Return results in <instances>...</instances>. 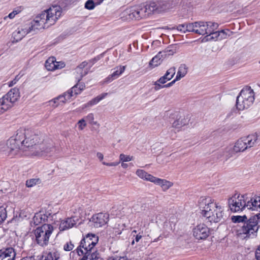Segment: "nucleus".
<instances>
[{
	"instance_id": "obj_51",
	"label": "nucleus",
	"mask_w": 260,
	"mask_h": 260,
	"mask_svg": "<svg viewBox=\"0 0 260 260\" xmlns=\"http://www.w3.org/2000/svg\"><path fill=\"white\" fill-rule=\"evenodd\" d=\"M177 29L182 32H186V23L179 24L177 26Z\"/></svg>"
},
{
	"instance_id": "obj_13",
	"label": "nucleus",
	"mask_w": 260,
	"mask_h": 260,
	"mask_svg": "<svg viewBox=\"0 0 260 260\" xmlns=\"http://www.w3.org/2000/svg\"><path fill=\"white\" fill-rule=\"evenodd\" d=\"M193 235L197 239H205L209 235V229L204 223L198 224L193 229Z\"/></svg>"
},
{
	"instance_id": "obj_42",
	"label": "nucleus",
	"mask_w": 260,
	"mask_h": 260,
	"mask_svg": "<svg viewBox=\"0 0 260 260\" xmlns=\"http://www.w3.org/2000/svg\"><path fill=\"white\" fill-rule=\"evenodd\" d=\"M172 78L169 77V75L166 73V74L158 79V82L162 84L166 83L167 81L172 79Z\"/></svg>"
},
{
	"instance_id": "obj_44",
	"label": "nucleus",
	"mask_w": 260,
	"mask_h": 260,
	"mask_svg": "<svg viewBox=\"0 0 260 260\" xmlns=\"http://www.w3.org/2000/svg\"><path fill=\"white\" fill-rule=\"evenodd\" d=\"M155 178V177L151 175V174H148L146 172H145L144 175L143 177L142 178V179L146 180L147 181H149L151 182H153Z\"/></svg>"
},
{
	"instance_id": "obj_18",
	"label": "nucleus",
	"mask_w": 260,
	"mask_h": 260,
	"mask_svg": "<svg viewBox=\"0 0 260 260\" xmlns=\"http://www.w3.org/2000/svg\"><path fill=\"white\" fill-rule=\"evenodd\" d=\"M210 24V27H211L212 29H211L210 32H208L207 34H206V36L205 37V39L207 41L219 40V36H218V31H215L218 27V24L213 22H212V23Z\"/></svg>"
},
{
	"instance_id": "obj_53",
	"label": "nucleus",
	"mask_w": 260,
	"mask_h": 260,
	"mask_svg": "<svg viewBox=\"0 0 260 260\" xmlns=\"http://www.w3.org/2000/svg\"><path fill=\"white\" fill-rule=\"evenodd\" d=\"M135 239H134L132 242V245H134L135 243V241L136 242H139L140 240L142 238V235L141 233H139L137 234L135 237Z\"/></svg>"
},
{
	"instance_id": "obj_6",
	"label": "nucleus",
	"mask_w": 260,
	"mask_h": 260,
	"mask_svg": "<svg viewBox=\"0 0 260 260\" xmlns=\"http://www.w3.org/2000/svg\"><path fill=\"white\" fill-rule=\"evenodd\" d=\"M147 4L133 6L127 8L122 13L123 17L128 20H140L149 15Z\"/></svg>"
},
{
	"instance_id": "obj_48",
	"label": "nucleus",
	"mask_w": 260,
	"mask_h": 260,
	"mask_svg": "<svg viewBox=\"0 0 260 260\" xmlns=\"http://www.w3.org/2000/svg\"><path fill=\"white\" fill-rule=\"evenodd\" d=\"M162 54L164 55V57H166L167 56L172 55L174 53V51L171 49H170L169 48H167L165 50L161 51Z\"/></svg>"
},
{
	"instance_id": "obj_30",
	"label": "nucleus",
	"mask_w": 260,
	"mask_h": 260,
	"mask_svg": "<svg viewBox=\"0 0 260 260\" xmlns=\"http://www.w3.org/2000/svg\"><path fill=\"white\" fill-rule=\"evenodd\" d=\"M107 94H108L107 93H102V94H101L100 95H98L96 98L92 99L89 102L86 103L84 107L86 108V107H90V106H91L92 105L96 104L100 101H101L104 98H105L106 96V95H107Z\"/></svg>"
},
{
	"instance_id": "obj_28",
	"label": "nucleus",
	"mask_w": 260,
	"mask_h": 260,
	"mask_svg": "<svg viewBox=\"0 0 260 260\" xmlns=\"http://www.w3.org/2000/svg\"><path fill=\"white\" fill-rule=\"evenodd\" d=\"M188 71V68L185 64H181L177 73V76L176 77V80H179L182 78L184 77L187 74Z\"/></svg>"
},
{
	"instance_id": "obj_35",
	"label": "nucleus",
	"mask_w": 260,
	"mask_h": 260,
	"mask_svg": "<svg viewBox=\"0 0 260 260\" xmlns=\"http://www.w3.org/2000/svg\"><path fill=\"white\" fill-rule=\"evenodd\" d=\"M232 221L234 223H241L243 225V223L247 219L246 215L243 216H233L231 218Z\"/></svg>"
},
{
	"instance_id": "obj_4",
	"label": "nucleus",
	"mask_w": 260,
	"mask_h": 260,
	"mask_svg": "<svg viewBox=\"0 0 260 260\" xmlns=\"http://www.w3.org/2000/svg\"><path fill=\"white\" fill-rule=\"evenodd\" d=\"M255 100L254 92L250 87H245L241 90L236 99V107L239 110L247 109L251 106Z\"/></svg>"
},
{
	"instance_id": "obj_10",
	"label": "nucleus",
	"mask_w": 260,
	"mask_h": 260,
	"mask_svg": "<svg viewBox=\"0 0 260 260\" xmlns=\"http://www.w3.org/2000/svg\"><path fill=\"white\" fill-rule=\"evenodd\" d=\"M173 3L171 1L151 2L147 4L149 15L152 13H160L173 8Z\"/></svg>"
},
{
	"instance_id": "obj_63",
	"label": "nucleus",
	"mask_w": 260,
	"mask_h": 260,
	"mask_svg": "<svg viewBox=\"0 0 260 260\" xmlns=\"http://www.w3.org/2000/svg\"><path fill=\"white\" fill-rule=\"evenodd\" d=\"M102 55H101L100 56H98L97 57H95L94 59H93L91 61H92L93 63H94V62L95 61H96L97 60H99L101 58V56Z\"/></svg>"
},
{
	"instance_id": "obj_19",
	"label": "nucleus",
	"mask_w": 260,
	"mask_h": 260,
	"mask_svg": "<svg viewBox=\"0 0 260 260\" xmlns=\"http://www.w3.org/2000/svg\"><path fill=\"white\" fill-rule=\"evenodd\" d=\"M49 215H50V213H47L46 212L43 211L36 213L32 218L31 223L37 225L39 224L44 223L47 221Z\"/></svg>"
},
{
	"instance_id": "obj_23",
	"label": "nucleus",
	"mask_w": 260,
	"mask_h": 260,
	"mask_svg": "<svg viewBox=\"0 0 260 260\" xmlns=\"http://www.w3.org/2000/svg\"><path fill=\"white\" fill-rule=\"evenodd\" d=\"M76 224V221L73 218H68L65 220L61 221L59 229L60 231H64L68 230Z\"/></svg>"
},
{
	"instance_id": "obj_25",
	"label": "nucleus",
	"mask_w": 260,
	"mask_h": 260,
	"mask_svg": "<svg viewBox=\"0 0 260 260\" xmlns=\"http://www.w3.org/2000/svg\"><path fill=\"white\" fill-rule=\"evenodd\" d=\"M87 65V62L86 61L82 62L80 64H79L75 69V72L77 74H79V76L76 77V79L79 82L82 78V77L87 74V72L84 71V74L83 73V69Z\"/></svg>"
},
{
	"instance_id": "obj_57",
	"label": "nucleus",
	"mask_w": 260,
	"mask_h": 260,
	"mask_svg": "<svg viewBox=\"0 0 260 260\" xmlns=\"http://www.w3.org/2000/svg\"><path fill=\"white\" fill-rule=\"evenodd\" d=\"M18 13V12L17 11H13V12H12L11 13H10L9 15H8V17H9L10 19H12Z\"/></svg>"
},
{
	"instance_id": "obj_52",
	"label": "nucleus",
	"mask_w": 260,
	"mask_h": 260,
	"mask_svg": "<svg viewBox=\"0 0 260 260\" xmlns=\"http://www.w3.org/2000/svg\"><path fill=\"white\" fill-rule=\"evenodd\" d=\"M65 67V64L63 62H57L55 60V70L61 69Z\"/></svg>"
},
{
	"instance_id": "obj_58",
	"label": "nucleus",
	"mask_w": 260,
	"mask_h": 260,
	"mask_svg": "<svg viewBox=\"0 0 260 260\" xmlns=\"http://www.w3.org/2000/svg\"><path fill=\"white\" fill-rule=\"evenodd\" d=\"M177 81V80H176V78H175L172 82H171L167 84L164 85V88H168V87H169L172 86L175 83V82Z\"/></svg>"
},
{
	"instance_id": "obj_36",
	"label": "nucleus",
	"mask_w": 260,
	"mask_h": 260,
	"mask_svg": "<svg viewBox=\"0 0 260 260\" xmlns=\"http://www.w3.org/2000/svg\"><path fill=\"white\" fill-rule=\"evenodd\" d=\"M174 226V224L173 223L171 222L170 221H166L163 224L164 232L170 233V231H172Z\"/></svg>"
},
{
	"instance_id": "obj_62",
	"label": "nucleus",
	"mask_w": 260,
	"mask_h": 260,
	"mask_svg": "<svg viewBox=\"0 0 260 260\" xmlns=\"http://www.w3.org/2000/svg\"><path fill=\"white\" fill-rule=\"evenodd\" d=\"M102 55H101L100 56H98L97 57H95L94 59H93L91 61H92L93 63H94V62L95 61H96L97 60H99L101 58V56Z\"/></svg>"
},
{
	"instance_id": "obj_21",
	"label": "nucleus",
	"mask_w": 260,
	"mask_h": 260,
	"mask_svg": "<svg viewBox=\"0 0 260 260\" xmlns=\"http://www.w3.org/2000/svg\"><path fill=\"white\" fill-rule=\"evenodd\" d=\"M60 257V252L56 249L44 252L41 260H59Z\"/></svg>"
},
{
	"instance_id": "obj_60",
	"label": "nucleus",
	"mask_w": 260,
	"mask_h": 260,
	"mask_svg": "<svg viewBox=\"0 0 260 260\" xmlns=\"http://www.w3.org/2000/svg\"><path fill=\"white\" fill-rule=\"evenodd\" d=\"M96 156L98 157V158L101 161L104 158V155L101 152H98L96 153Z\"/></svg>"
},
{
	"instance_id": "obj_43",
	"label": "nucleus",
	"mask_w": 260,
	"mask_h": 260,
	"mask_svg": "<svg viewBox=\"0 0 260 260\" xmlns=\"http://www.w3.org/2000/svg\"><path fill=\"white\" fill-rule=\"evenodd\" d=\"M74 247V244L72 243V242L70 241L67 242L64 245H63V250L66 251H70L73 249Z\"/></svg>"
},
{
	"instance_id": "obj_22",
	"label": "nucleus",
	"mask_w": 260,
	"mask_h": 260,
	"mask_svg": "<svg viewBox=\"0 0 260 260\" xmlns=\"http://www.w3.org/2000/svg\"><path fill=\"white\" fill-rule=\"evenodd\" d=\"M246 208L252 210L260 209V197L251 198L249 201H246Z\"/></svg>"
},
{
	"instance_id": "obj_29",
	"label": "nucleus",
	"mask_w": 260,
	"mask_h": 260,
	"mask_svg": "<svg viewBox=\"0 0 260 260\" xmlns=\"http://www.w3.org/2000/svg\"><path fill=\"white\" fill-rule=\"evenodd\" d=\"M45 67L48 71L55 70V57L53 56L50 57L46 61Z\"/></svg>"
},
{
	"instance_id": "obj_49",
	"label": "nucleus",
	"mask_w": 260,
	"mask_h": 260,
	"mask_svg": "<svg viewBox=\"0 0 260 260\" xmlns=\"http://www.w3.org/2000/svg\"><path fill=\"white\" fill-rule=\"evenodd\" d=\"M161 84L158 82V80L154 82L153 85H154V89L155 91H157L161 88H164V85H161Z\"/></svg>"
},
{
	"instance_id": "obj_54",
	"label": "nucleus",
	"mask_w": 260,
	"mask_h": 260,
	"mask_svg": "<svg viewBox=\"0 0 260 260\" xmlns=\"http://www.w3.org/2000/svg\"><path fill=\"white\" fill-rule=\"evenodd\" d=\"M102 163L103 165H106L107 166L112 167V166H117L120 163V161L119 162H110V163L106 162L104 161Z\"/></svg>"
},
{
	"instance_id": "obj_39",
	"label": "nucleus",
	"mask_w": 260,
	"mask_h": 260,
	"mask_svg": "<svg viewBox=\"0 0 260 260\" xmlns=\"http://www.w3.org/2000/svg\"><path fill=\"white\" fill-rule=\"evenodd\" d=\"M133 159V156L130 155H126L123 153H121L119 155L120 161L124 162L131 161Z\"/></svg>"
},
{
	"instance_id": "obj_14",
	"label": "nucleus",
	"mask_w": 260,
	"mask_h": 260,
	"mask_svg": "<svg viewBox=\"0 0 260 260\" xmlns=\"http://www.w3.org/2000/svg\"><path fill=\"white\" fill-rule=\"evenodd\" d=\"M109 220V214L106 213H99L92 216L90 221L93 223L95 228H100L106 224Z\"/></svg>"
},
{
	"instance_id": "obj_45",
	"label": "nucleus",
	"mask_w": 260,
	"mask_h": 260,
	"mask_svg": "<svg viewBox=\"0 0 260 260\" xmlns=\"http://www.w3.org/2000/svg\"><path fill=\"white\" fill-rule=\"evenodd\" d=\"M78 84H76L74 86H73L70 90L68 91V93H70L71 94V97L73 95V93L74 94L77 95L81 92L78 90Z\"/></svg>"
},
{
	"instance_id": "obj_56",
	"label": "nucleus",
	"mask_w": 260,
	"mask_h": 260,
	"mask_svg": "<svg viewBox=\"0 0 260 260\" xmlns=\"http://www.w3.org/2000/svg\"><path fill=\"white\" fill-rule=\"evenodd\" d=\"M255 256L257 260H260V246H259L256 250Z\"/></svg>"
},
{
	"instance_id": "obj_47",
	"label": "nucleus",
	"mask_w": 260,
	"mask_h": 260,
	"mask_svg": "<svg viewBox=\"0 0 260 260\" xmlns=\"http://www.w3.org/2000/svg\"><path fill=\"white\" fill-rule=\"evenodd\" d=\"M77 124L78 125L79 129L80 130H83L86 126V123L85 122V118H82L81 120H80L78 122Z\"/></svg>"
},
{
	"instance_id": "obj_26",
	"label": "nucleus",
	"mask_w": 260,
	"mask_h": 260,
	"mask_svg": "<svg viewBox=\"0 0 260 260\" xmlns=\"http://www.w3.org/2000/svg\"><path fill=\"white\" fill-rule=\"evenodd\" d=\"M163 58H164V55L162 54L161 52L160 51L150 60L149 62V66L152 68L157 67L158 65L160 64Z\"/></svg>"
},
{
	"instance_id": "obj_7",
	"label": "nucleus",
	"mask_w": 260,
	"mask_h": 260,
	"mask_svg": "<svg viewBox=\"0 0 260 260\" xmlns=\"http://www.w3.org/2000/svg\"><path fill=\"white\" fill-rule=\"evenodd\" d=\"M98 241V237L94 234H87L81 240L80 245L77 248L78 254L79 255H83V253H87L88 251H92Z\"/></svg>"
},
{
	"instance_id": "obj_41",
	"label": "nucleus",
	"mask_w": 260,
	"mask_h": 260,
	"mask_svg": "<svg viewBox=\"0 0 260 260\" xmlns=\"http://www.w3.org/2000/svg\"><path fill=\"white\" fill-rule=\"evenodd\" d=\"M95 5H96L93 0H88L85 4V8L88 10H92Z\"/></svg>"
},
{
	"instance_id": "obj_8",
	"label": "nucleus",
	"mask_w": 260,
	"mask_h": 260,
	"mask_svg": "<svg viewBox=\"0 0 260 260\" xmlns=\"http://www.w3.org/2000/svg\"><path fill=\"white\" fill-rule=\"evenodd\" d=\"M258 229L257 218L251 217L243 223L238 231L240 235H244V238H249L255 236Z\"/></svg>"
},
{
	"instance_id": "obj_32",
	"label": "nucleus",
	"mask_w": 260,
	"mask_h": 260,
	"mask_svg": "<svg viewBox=\"0 0 260 260\" xmlns=\"http://www.w3.org/2000/svg\"><path fill=\"white\" fill-rule=\"evenodd\" d=\"M83 255L87 256L88 260H96L98 258H101L95 248L92 251H88L87 253H83Z\"/></svg>"
},
{
	"instance_id": "obj_37",
	"label": "nucleus",
	"mask_w": 260,
	"mask_h": 260,
	"mask_svg": "<svg viewBox=\"0 0 260 260\" xmlns=\"http://www.w3.org/2000/svg\"><path fill=\"white\" fill-rule=\"evenodd\" d=\"M10 108L2 98L0 99V114L4 113Z\"/></svg>"
},
{
	"instance_id": "obj_11",
	"label": "nucleus",
	"mask_w": 260,
	"mask_h": 260,
	"mask_svg": "<svg viewBox=\"0 0 260 260\" xmlns=\"http://www.w3.org/2000/svg\"><path fill=\"white\" fill-rule=\"evenodd\" d=\"M229 206L232 212L242 211L246 208V200L244 196L235 194L228 201Z\"/></svg>"
},
{
	"instance_id": "obj_61",
	"label": "nucleus",
	"mask_w": 260,
	"mask_h": 260,
	"mask_svg": "<svg viewBox=\"0 0 260 260\" xmlns=\"http://www.w3.org/2000/svg\"><path fill=\"white\" fill-rule=\"evenodd\" d=\"M78 84V90L79 91H81L82 90H83L84 88H85V85L84 84Z\"/></svg>"
},
{
	"instance_id": "obj_64",
	"label": "nucleus",
	"mask_w": 260,
	"mask_h": 260,
	"mask_svg": "<svg viewBox=\"0 0 260 260\" xmlns=\"http://www.w3.org/2000/svg\"><path fill=\"white\" fill-rule=\"evenodd\" d=\"M104 0H94L93 1L95 3L96 5L101 4Z\"/></svg>"
},
{
	"instance_id": "obj_27",
	"label": "nucleus",
	"mask_w": 260,
	"mask_h": 260,
	"mask_svg": "<svg viewBox=\"0 0 260 260\" xmlns=\"http://www.w3.org/2000/svg\"><path fill=\"white\" fill-rule=\"evenodd\" d=\"M126 68V66H119L116 67L115 69H116L111 75H110L107 79L109 80H113L114 79L117 78L120 75H121L125 71Z\"/></svg>"
},
{
	"instance_id": "obj_2",
	"label": "nucleus",
	"mask_w": 260,
	"mask_h": 260,
	"mask_svg": "<svg viewBox=\"0 0 260 260\" xmlns=\"http://www.w3.org/2000/svg\"><path fill=\"white\" fill-rule=\"evenodd\" d=\"M61 14V8L58 6H53L38 14L29 25L34 31L48 28L56 22Z\"/></svg>"
},
{
	"instance_id": "obj_15",
	"label": "nucleus",
	"mask_w": 260,
	"mask_h": 260,
	"mask_svg": "<svg viewBox=\"0 0 260 260\" xmlns=\"http://www.w3.org/2000/svg\"><path fill=\"white\" fill-rule=\"evenodd\" d=\"M34 31L29 24H25L17 28L13 33V37L16 42L21 40L26 35Z\"/></svg>"
},
{
	"instance_id": "obj_20",
	"label": "nucleus",
	"mask_w": 260,
	"mask_h": 260,
	"mask_svg": "<svg viewBox=\"0 0 260 260\" xmlns=\"http://www.w3.org/2000/svg\"><path fill=\"white\" fill-rule=\"evenodd\" d=\"M171 115L174 116L173 118L175 117L176 118V119L172 123V127L178 129V131H179L182 127L188 123L189 120L187 118H185V117L177 118L178 113L176 112H174L171 114Z\"/></svg>"
},
{
	"instance_id": "obj_33",
	"label": "nucleus",
	"mask_w": 260,
	"mask_h": 260,
	"mask_svg": "<svg viewBox=\"0 0 260 260\" xmlns=\"http://www.w3.org/2000/svg\"><path fill=\"white\" fill-rule=\"evenodd\" d=\"M233 34V31H230L229 29H222L218 31V36H219V40L226 39L228 37L231 36Z\"/></svg>"
},
{
	"instance_id": "obj_5",
	"label": "nucleus",
	"mask_w": 260,
	"mask_h": 260,
	"mask_svg": "<svg viewBox=\"0 0 260 260\" xmlns=\"http://www.w3.org/2000/svg\"><path fill=\"white\" fill-rule=\"evenodd\" d=\"M53 227L50 224H43L34 230L35 241L39 246L45 247L49 244Z\"/></svg>"
},
{
	"instance_id": "obj_3",
	"label": "nucleus",
	"mask_w": 260,
	"mask_h": 260,
	"mask_svg": "<svg viewBox=\"0 0 260 260\" xmlns=\"http://www.w3.org/2000/svg\"><path fill=\"white\" fill-rule=\"evenodd\" d=\"M199 206L201 213L209 221L218 222L223 217V208L210 198H201Z\"/></svg>"
},
{
	"instance_id": "obj_31",
	"label": "nucleus",
	"mask_w": 260,
	"mask_h": 260,
	"mask_svg": "<svg viewBox=\"0 0 260 260\" xmlns=\"http://www.w3.org/2000/svg\"><path fill=\"white\" fill-rule=\"evenodd\" d=\"M71 98V94L70 93H68V91L64 92L63 94L60 95L56 98H54L52 101L54 104L57 103L58 101L62 103H65L67 101L69 100Z\"/></svg>"
},
{
	"instance_id": "obj_46",
	"label": "nucleus",
	"mask_w": 260,
	"mask_h": 260,
	"mask_svg": "<svg viewBox=\"0 0 260 260\" xmlns=\"http://www.w3.org/2000/svg\"><path fill=\"white\" fill-rule=\"evenodd\" d=\"M194 22L191 23H186V32H195L194 29Z\"/></svg>"
},
{
	"instance_id": "obj_12",
	"label": "nucleus",
	"mask_w": 260,
	"mask_h": 260,
	"mask_svg": "<svg viewBox=\"0 0 260 260\" xmlns=\"http://www.w3.org/2000/svg\"><path fill=\"white\" fill-rule=\"evenodd\" d=\"M19 98V90L17 88L11 89L7 94L2 97L3 99L5 101L9 108L12 107L13 104L17 102Z\"/></svg>"
},
{
	"instance_id": "obj_16",
	"label": "nucleus",
	"mask_w": 260,
	"mask_h": 260,
	"mask_svg": "<svg viewBox=\"0 0 260 260\" xmlns=\"http://www.w3.org/2000/svg\"><path fill=\"white\" fill-rule=\"evenodd\" d=\"M211 21L204 22L198 21L194 22L195 33L200 35H205L207 33L210 32L212 28L210 27Z\"/></svg>"
},
{
	"instance_id": "obj_34",
	"label": "nucleus",
	"mask_w": 260,
	"mask_h": 260,
	"mask_svg": "<svg viewBox=\"0 0 260 260\" xmlns=\"http://www.w3.org/2000/svg\"><path fill=\"white\" fill-rule=\"evenodd\" d=\"M6 208L7 206L5 205L0 207V224H2L7 217Z\"/></svg>"
},
{
	"instance_id": "obj_50",
	"label": "nucleus",
	"mask_w": 260,
	"mask_h": 260,
	"mask_svg": "<svg viewBox=\"0 0 260 260\" xmlns=\"http://www.w3.org/2000/svg\"><path fill=\"white\" fill-rule=\"evenodd\" d=\"M166 73L173 78L176 73V68L175 67H172L167 70Z\"/></svg>"
},
{
	"instance_id": "obj_59",
	"label": "nucleus",
	"mask_w": 260,
	"mask_h": 260,
	"mask_svg": "<svg viewBox=\"0 0 260 260\" xmlns=\"http://www.w3.org/2000/svg\"><path fill=\"white\" fill-rule=\"evenodd\" d=\"M164 237L162 235H160L157 238L154 239L153 241H151V242H156L158 241H160L163 239Z\"/></svg>"
},
{
	"instance_id": "obj_9",
	"label": "nucleus",
	"mask_w": 260,
	"mask_h": 260,
	"mask_svg": "<svg viewBox=\"0 0 260 260\" xmlns=\"http://www.w3.org/2000/svg\"><path fill=\"white\" fill-rule=\"evenodd\" d=\"M257 140L256 134L242 137L235 143L233 150L235 152H243L254 146Z\"/></svg>"
},
{
	"instance_id": "obj_38",
	"label": "nucleus",
	"mask_w": 260,
	"mask_h": 260,
	"mask_svg": "<svg viewBox=\"0 0 260 260\" xmlns=\"http://www.w3.org/2000/svg\"><path fill=\"white\" fill-rule=\"evenodd\" d=\"M85 119L92 125H97L98 126H100V124L96 121H94V115L92 113L89 114L85 117Z\"/></svg>"
},
{
	"instance_id": "obj_55",
	"label": "nucleus",
	"mask_w": 260,
	"mask_h": 260,
	"mask_svg": "<svg viewBox=\"0 0 260 260\" xmlns=\"http://www.w3.org/2000/svg\"><path fill=\"white\" fill-rule=\"evenodd\" d=\"M145 172V171L143 170L138 169L136 171V174L142 179L144 175Z\"/></svg>"
},
{
	"instance_id": "obj_17",
	"label": "nucleus",
	"mask_w": 260,
	"mask_h": 260,
	"mask_svg": "<svg viewBox=\"0 0 260 260\" xmlns=\"http://www.w3.org/2000/svg\"><path fill=\"white\" fill-rule=\"evenodd\" d=\"M16 252L12 247H3L0 249V260H15Z\"/></svg>"
},
{
	"instance_id": "obj_40",
	"label": "nucleus",
	"mask_w": 260,
	"mask_h": 260,
	"mask_svg": "<svg viewBox=\"0 0 260 260\" xmlns=\"http://www.w3.org/2000/svg\"><path fill=\"white\" fill-rule=\"evenodd\" d=\"M40 182L39 179H30L26 181V186L28 187H31Z\"/></svg>"
},
{
	"instance_id": "obj_24",
	"label": "nucleus",
	"mask_w": 260,
	"mask_h": 260,
	"mask_svg": "<svg viewBox=\"0 0 260 260\" xmlns=\"http://www.w3.org/2000/svg\"><path fill=\"white\" fill-rule=\"evenodd\" d=\"M153 183H155V184L160 185L163 191L167 190L173 185V183L170 181L156 177L155 178Z\"/></svg>"
},
{
	"instance_id": "obj_1",
	"label": "nucleus",
	"mask_w": 260,
	"mask_h": 260,
	"mask_svg": "<svg viewBox=\"0 0 260 260\" xmlns=\"http://www.w3.org/2000/svg\"><path fill=\"white\" fill-rule=\"evenodd\" d=\"M40 140L38 135H30L29 130L20 128L7 140L3 151L11 157L19 154L21 151H27V149L30 151L29 154L33 156L51 155L55 150L52 142L40 143Z\"/></svg>"
}]
</instances>
